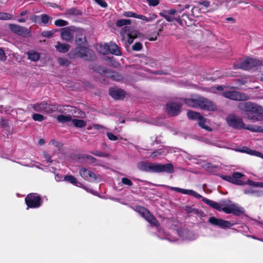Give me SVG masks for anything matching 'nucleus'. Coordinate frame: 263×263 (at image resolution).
<instances>
[{
	"label": "nucleus",
	"instance_id": "obj_1",
	"mask_svg": "<svg viewBox=\"0 0 263 263\" xmlns=\"http://www.w3.org/2000/svg\"><path fill=\"white\" fill-rule=\"evenodd\" d=\"M239 108L245 111V116L253 121H260L263 120V107L250 102L241 103Z\"/></svg>",
	"mask_w": 263,
	"mask_h": 263
},
{
	"label": "nucleus",
	"instance_id": "obj_2",
	"mask_svg": "<svg viewBox=\"0 0 263 263\" xmlns=\"http://www.w3.org/2000/svg\"><path fill=\"white\" fill-rule=\"evenodd\" d=\"M184 102L187 106L194 108H199L210 111L216 109V106L209 100L201 97L195 99H184Z\"/></svg>",
	"mask_w": 263,
	"mask_h": 263
},
{
	"label": "nucleus",
	"instance_id": "obj_3",
	"mask_svg": "<svg viewBox=\"0 0 263 263\" xmlns=\"http://www.w3.org/2000/svg\"><path fill=\"white\" fill-rule=\"evenodd\" d=\"M221 178L224 180L237 185L248 184L253 186L263 187V183L251 181L248 179L243 174L238 172L233 173L232 176L222 175Z\"/></svg>",
	"mask_w": 263,
	"mask_h": 263
},
{
	"label": "nucleus",
	"instance_id": "obj_4",
	"mask_svg": "<svg viewBox=\"0 0 263 263\" xmlns=\"http://www.w3.org/2000/svg\"><path fill=\"white\" fill-rule=\"evenodd\" d=\"M171 189L177 192L181 193L183 194L189 195L195 197L197 199L202 198V200L206 204L217 210H220V202H217L214 201L210 200L204 197H202L201 195L192 190L183 189L179 187H171Z\"/></svg>",
	"mask_w": 263,
	"mask_h": 263
},
{
	"label": "nucleus",
	"instance_id": "obj_5",
	"mask_svg": "<svg viewBox=\"0 0 263 263\" xmlns=\"http://www.w3.org/2000/svg\"><path fill=\"white\" fill-rule=\"evenodd\" d=\"M227 122L228 124L235 128H246V129H248L251 131L253 132H260L263 133V128H261L260 127H257L256 128H255L254 127H245V124L243 122H242V120L241 118H238L236 116H235L234 115H229L227 118H226Z\"/></svg>",
	"mask_w": 263,
	"mask_h": 263
},
{
	"label": "nucleus",
	"instance_id": "obj_6",
	"mask_svg": "<svg viewBox=\"0 0 263 263\" xmlns=\"http://www.w3.org/2000/svg\"><path fill=\"white\" fill-rule=\"evenodd\" d=\"M218 211H223L227 214L239 215L243 213V209L230 201H221L220 210Z\"/></svg>",
	"mask_w": 263,
	"mask_h": 263
},
{
	"label": "nucleus",
	"instance_id": "obj_7",
	"mask_svg": "<svg viewBox=\"0 0 263 263\" xmlns=\"http://www.w3.org/2000/svg\"><path fill=\"white\" fill-rule=\"evenodd\" d=\"M42 202L41 198L35 193L29 194L25 198L27 209L29 208H37L41 205Z\"/></svg>",
	"mask_w": 263,
	"mask_h": 263
},
{
	"label": "nucleus",
	"instance_id": "obj_8",
	"mask_svg": "<svg viewBox=\"0 0 263 263\" xmlns=\"http://www.w3.org/2000/svg\"><path fill=\"white\" fill-rule=\"evenodd\" d=\"M261 64L260 61L252 59L247 58L239 65H234L235 69H242L244 70H250L254 67L258 66Z\"/></svg>",
	"mask_w": 263,
	"mask_h": 263
},
{
	"label": "nucleus",
	"instance_id": "obj_9",
	"mask_svg": "<svg viewBox=\"0 0 263 263\" xmlns=\"http://www.w3.org/2000/svg\"><path fill=\"white\" fill-rule=\"evenodd\" d=\"M137 211L140 215L143 217L149 223L158 227L159 223L158 220L150 213L149 211L142 206L137 208Z\"/></svg>",
	"mask_w": 263,
	"mask_h": 263
},
{
	"label": "nucleus",
	"instance_id": "obj_10",
	"mask_svg": "<svg viewBox=\"0 0 263 263\" xmlns=\"http://www.w3.org/2000/svg\"><path fill=\"white\" fill-rule=\"evenodd\" d=\"M225 98L235 101H246L249 99L248 96L244 93L237 91H228L222 93Z\"/></svg>",
	"mask_w": 263,
	"mask_h": 263
},
{
	"label": "nucleus",
	"instance_id": "obj_11",
	"mask_svg": "<svg viewBox=\"0 0 263 263\" xmlns=\"http://www.w3.org/2000/svg\"><path fill=\"white\" fill-rule=\"evenodd\" d=\"M208 222L212 226L226 229L233 226L230 221L212 216L209 218Z\"/></svg>",
	"mask_w": 263,
	"mask_h": 263
},
{
	"label": "nucleus",
	"instance_id": "obj_12",
	"mask_svg": "<svg viewBox=\"0 0 263 263\" xmlns=\"http://www.w3.org/2000/svg\"><path fill=\"white\" fill-rule=\"evenodd\" d=\"M30 106L35 111L46 113H49L52 111L54 109L52 107V105L48 104L45 102L31 104Z\"/></svg>",
	"mask_w": 263,
	"mask_h": 263
},
{
	"label": "nucleus",
	"instance_id": "obj_13",
	"mask_svg": "<svg viewBox=\"0 0 263 263\" xmlns=\"http://www.w3.org/2000/svg\"><path fill=\"white\" fill-rule=\"evenodd\" d=\"M174 172V166L171 163L162 164L155 163L154 173H172Z\"/></svg>",
	"mask_w": 263,
	"mask_h": 263
},
{
	"label": "nucleus",
	"instance_id": "obj_14",
	"mask_svg": "<svg viewBox=\"0 0 263 263\" xmlns=\"http://www.w3.org/2000/svg\"><path fill=\"white\" fill-rule=\"evenodd\" d=\"M181 104L177 102H172L167 104L166 111L170 116H177L180 112Z\"/></svg>",
	"mask_w": 263,
	"mask_h": 263
},
{
	"label": "nucleus",
	"instance_id": "obj_15",
	"mask_svg": "<svg viewBox=\"0 0 263 263\" xmlns=\"http://www.w3.org/2000/svg\"><path fill=\"white\" fill-rule=\"evenodd\" d=\"M178 235L184 240H193L195 239L197 236L193 232L186 229H179L177 230Z\"/></svg>",
	"mask_w": 263,
	"mask_h": 263
},
{
	"label": "nucleus",
	"instance_id": "obj_16",
	"mask_svg": "<svg viewBox=\"0 0 263 263\" xmlns=\"http://www.w3.org/2000/svg\"><path fill=\"white\" fill-rule=\"evenodd\" d=\"M179 9L176 10L175 9H171L170 10L164 11L160 13V15L163 17L165 18L168 22H172L174 20L179 21L180 20L179 15L177 17H175L173 15H175L177 12H179Z\"/></svg>",
	"mask_w": 263,
	"mask_h": 263
},
{
	"label": "nucleus",
	"instance_id": "obj_17",
	"mask_svg": "<svg viewBox=\"0 0 263 263\" xmlns=\"http://www.w3.org/2000/svg\"><path fill=\"white\" fill-rule=\"evenodd\" d=\"M137 167L141 171L154 173L155 163L140 161L138 163Z\"/></svg>",
	"mask_w": 263,
	"mask_h": 263
},
{
	"label": "nucleus",
	"instance_id": "obj_18",
	"mask_svg": "<svg viewBox=\"0 0 263 263\" xmlns=\"http://www.w3.org/2000/svg\"><path fill=\"white\" fill-rule=\"evenodd\" d=\"M9 26L12 32L20 35L27 36L29 34L30 31L25 27L15 24H10Z\"/></svg>",
	"mask_w": 263,
	"mask_h": 263
},
{
	"label": "nucleus",
	"instance_id": "obj_19",
	"mask_svg": "<svg viewBox=\"0 0 263 263\" xmlns=\"http://www.w3.org/2000/svg\"><path fill=\"white\" fill-rule=\"evenodd\" d=\"M74 35V30L69 27L63 28L61 33L62 39L68 42L71 41Z\"/></svg>",
	"mask_w": 263,
	"mask_h": 263
},
{
	"label": "nucleus",
	"instance_id": "obj_20",
	"mask_svg": "<svg viewBox=\"0 0 263 263\" xmlns=\"http://www.w3.org/2000/svg\"><path fill=\"white\" fill-rule=\"evenodd\" d=\"M79 173L82 177L89 181H92L97 179L96 175L86 168H81Z\"/></svg>",
	"mask_w": 263,
	"mask_h": 263
},
{
	"label": "nucleus",
	"instance_id": "obj_21",
	"mask_svg": "<svg viewBox=\"0 0 263 263\" xmlns=\"http://www.w3.org/2000/svg\"><path fill=\"white\" fill-rule=\"evenodd\" d=\"M110 95L115 99H121L124 97L125 91L118 88H111L109 89Z\"/></svg>",
	"mask_w": 263,
	"mask_h": 263
},
{
	"label": "nucleus",
	"instance_id": "obj_22",
	"mask_svg": "<svg viewBox=\"0 0 263 263\" xmlns=\"http://www.w3.org/2000/svg\"><path fill=\"white\" fill-rule=\"evenodd\" d=\"M80 56L85 59H87L88 55L90 54L89 50L84 46H80L77 48Z\"/></svg>",
	"mask_w": 263,
	"mask_h": 263
},
{
	"label": "nucleus",
	"instance_id": "obj_23",
	"mask_svg": "<svg viewBox=\"0 0 263 263\" xmlns=\"http://www.w3.org/2000/svg\"><path fill=\"white\" fill-rule=\"evenodd\" d=\"M109 53L115 54L116 55H120L121 54L120 48L117 44L114 43H110L108 44Z\"/></svg>",
	"mask_w": 263,
	"mask_h": 263
},
{
	"label": "nucleus",
	"instance_id": "obj_24",
	"mask_svg": "<svg viewBox=\"0 0 263 263\" xmlns=\"http://www.w3.org/2000/svg\"><path fill=\"white\" fill-rule=\"evenodd\" d=\"M65 14L69 16L80 15L82 14V11L77 7H73L67 9L66 11Z\"/></svg>",
	"mask_w": 263,
	"mask_h": 263
},
{
	"label": "nucleus",
	"instance_id": "obj_25",
	"mask_svg": "<svg viewBox=\"0 0 263 263\" xmlns=\"http://www.w3.org/2000/svg\"><path fill=\"white\" fill-rule=\"evenodd\" d=\"M198 123L199 126L202 128L204 129L207 131L212 130V128L206 124L207 120L203 116H201L198 120Z\"/></svg>",
	"mask_w": 263,
	"mask_h": 263
},
{
	"label": "nucleus",
	"instance_id": "obj_26",
	"mask_svg": "<svg viewBox=\"0 0 263 263\" xmlns=\"http://www.w3.org/2000/svg\"><path fill=\"white\" fill-rule=\"evenodd\" d=\"M55 47L60 52L65 53L69 50L70 46L67 44H61L59 43L55 46Z\"/></svg>",
	"mask_w": 263,
	"mask_h": 263
},
{
	"label": "nucleus",
	"instance_id": "obj_27",
	"mask_svg": "<svg viewBox=\"0 0 263 263\" xmlns=\"http://www.w3.org/2000/svg\"><path fill=\"white\" fill-rule=\"evenodd\" d=\"M241 152L246 153L249 155L255 156L258 157H260L263 158V155L260 153L259 152H258L255 150L251 149L250 148H248L247 147H245L243 148V150L241 151Z\"/></svg>",
	"mask_w": 263,
	"mask_h": 263
},
{
	"label": "nucleus",
	"instance_id": "obj_28",
	"mask_svg": "<svg viewBox=\"0 0 263 263\" xmlns=\"http://www.w3.org/2000/svg\"><path fill=\"white\" fill-rule=\"evenodd\" d=\"M28 56L30 60L37 61L40 58V54L34 50H30L28 52Z\"/></svg>",
	"mask_w": 263,
	"mask_h": 263
},
{
	"label": "nucleus",
	"instance_id": "obj_29",
	"mask_svg": "<svg viewBox=\"0 0 263 263\" xmlns=\"http://www.w3.org/2000/svg\"><path fill=\"white\" fill-rule=\"evenodd\" d=\"M187 116L191 120H197L198 121L202 116L199 112L189 110L187 112Z\"/></svg>",
	"mask_w": 263,
	"mask_h": 263
},
{
	"label": "nucleus",
	"instance_id": "obj_30",
	"mask_svg": "<svg viewBox=\"0 0 263 263\" xmlns=\"http://www.w3.org/2000/svg\"><path fill=\"white\" fill-rule=\"evenodd\" d=\"M168 152V150L165 151V148H160L158 150L152 152L151 154L149 157L152 158H155L161 155H166Z\"/></svg>",
	"mask_w": 263,
	"mask_h": 263
},
{
	"label": "nucleus",
	"instance_id": "obj_31",
	"mask_svg": "<svg viewBox=\"0 0 263 263\" xmlns=\"http://www.w3.org/2000/svg\"><path fill=\"white\" fill-rule=\"evenodd\" d=\"M57 119L59 122L65 123H68L72 120L71 117L69 115H59L57 117Z\"/></svg>",
	"mask_w": 263,
	"mask_h": 263
},
{
	"label": "nucleus",
	"instance_id": "obj_32",
	"mask_svg": "<svg viewBox=\"0 0 263 263\" xmlns=\"http://www.w3.org/2000/svg\"><path fill=\"white\" fill-rule=\"evenodd\" d=\"M72 124L77 127L82 128L86 125V122L83 120L72 119Z\"/></svg>",
	"mask_w": 263,
	"mask_h": 263
},
{
	"label": "nucleus",
	"instance_id": "obj_33",
	"mask_svg": "<svg viewBox=\"0 0 263 263\" xmlns=\"http://www.w3.org/2000/svg\"><path fill=\"white\" fill-rule=\"evenodd\" d=\"M97 50L99 52L103 54H107L109 53V46L108 44H104L103 45H100L99 48H97Z\"/></svg>",
	"mask_w": 263,
	"mask_h": 263
},
{
	"label": "nucleus",
	"instance_id": "obj_34",
	"mask_svg": "<svg viewBox=\"0 0 263 263\" xmlns=\"http://www.w3.org/2000/svg\"><path fill=\"white\" fill-rule=\"evenodd\" d=\"M127 27H126L122 28L121 31V34L123 36L124 38L125 37V35H126L127 37H128L127 42L129 44H131L133 42L134 38L130 35L129 33H127V34H126L125 31Z\"/></svg>",
	"mask_w": 263,
	"mask_h": 263
},
{
	"label": "nucleus",
	"instance_id": "obj_35",
	"mask_svg": "<svg viewBox=\"0 0 263 263\" xmlns=\"http://www.w3.org/2000/svg\"><path fill=\"white\" fill-rule=\"evenodd\" d=\"M85 36L83 34H77L76 42L78 45L81 46V45H83L85 43Z\"/></svg>",
	"mask_w": 263,
	"mask_h": 263
},
{
	"label": "nucleus",
	"instance_id": "obj_36",
	"mask_svg": "<svg viewBox=\"0 0 263 263\" xmlns=\"http://www.w3.org/2000/svg\"><path fill=\"white\" fill-rule=\"evenodd\" d=\"M64 180L68 181L72 184L77 185V179L72 175H66L64 178Z\"/></svg>",
	"mask_w": 263,
	"mask_h": 263
},
{
	"label": "nucleus",
	"instance_id": "obj_37",
	"mask_svg": "<svg viewBox=\"0 0 263 263\" xmlns=\"http://www.w3.org/2000/svg\"><path fill=\"white\" fill-rule=\"evenodd\" d=\"M92 127L95 129L99 130L100 132L103 134H104L106 132L109 130L108 128L98 124L92 125Z\"/></svg>",
	"mask_w": 263,
	"mask_h": 263
},
{
	"label": "nucleus",
	"instance_id": "obj_38",
	"mask_svg": "<svg viewBox=\"0 0 263 263\" xmlns=\"http://www.w3.org/2000/svg\"><path fill=\"white\" fill-rule=\"evenodd\" d=\"M91 154L95 156L100 157H107L109 156V154L106 152H101L98 150H94L91 152Z\"/></svg>",
	"mask_w": 263,
	"mask_h": 263
},
{
	"label": "nucleus",
	"instance_id": "obj_39",
	"mask_svg": "<svg viewBox=\"0 0 263 263\" xmlns=\"http://www.w3.org/2000/svg\"><path fill=\"white\" fill-rule=\"evenodd\" d=\"M131 23V21L128 19H121L117 21L116 25L118 27H122L123 26L129 25Z\"/></svg>",
	"mask_w": 263,
	"mask_h": 263
},
{
	"label": "nucleus",
	"instance_id": "obj_40",
	"mask_svg": "<svg viewBox=\"0 0 263 263\" xmlns=\"http://www.w3.org/2000/svg\"><path fill=\"white\" fill-rule=\"evenodd\" d=\"M84 161L88 163H93L96 161V159L90 155H83L82 157Z\"/></svg>",
	"mask_w": 263,
	"mask_h": 263
},
{
	"label": "nucleus",
	"instance_id": "obj_41",
	"mask_svg": "<svg viewBox=\"0 0 263 263\" xmlns=\"http://www.w3.org/2000/svg\"><path fill=\"white\" fill-rule=\"evenodd\" d=\"M213 0H205L198 2V5L203 6L204 7L208 8L212 6V3Z\"/></svg>",
	"mask_w": 263,
	"mask_h": 263
},
{
	"label": "nucleus",
	"instance_id": "obj_42",
	"mask_svg": "<svg viewBox=\"0 0 263 263\" xmlns=\"http://www.w3.org/2000/svg\"><path fill=\"white\" fill-rule=\"evenodd\" d=\"M42 158L43 161L46 163H50L52 161L51 157L46 152L43 153Z\"/></svg>",
	"mask_w": 263,
	"mask_h": 263
},
{
	"label": "nucleus",
	"instance_id": "obj_43",
	"mask_svg": "<svg viewBox=\"0 0 263 263\" xmlns=\"http://www.w3.org/2000/svg\"><path fill=\"white\" fill-rule=\"evenodd\" d=\"M54 24L57 26H65L68 25V22L65 20L59 19L55 21Z\"/></svg>",
	"mask_w": 263,
	"mask_h": 263
},
{
	"label": "nucleus",
	"instance_id": "obj_44",
	"mask_svg": "<svg viewBox=\"0 0 263 263\" xmlns=\"http://www.w3.org/2000/svg\"><path fill=\"white\" fill-rule=\"evenodd\" d=\"M12 15L7 13L0 12V20H9L11 19Z\"/></svg>",
	"mask_w": 263,
	"mask_h": 263
},
{
	"label": "nucleus",
	"instance_id": "obj_45",
	"mask_svg": "<svg viewBox=\"0 0 263 263\" xmlns=\"http://www.w3.org/2000/svg\"><path fill=\"white\" fill-rule=\"evenodd\" d=\"M41 22L45 24H47L49 23L50 20V17L47 14H42L40 16Z\"/></svg>",
	"mask_w": 263,
	"mask_h": 263
},
{
	"label": "nucleus",
	"instance_id": "obj_46",
	"mask_svg": "<svg viewBox=\"0 0 263 263\" xmlns=\"http://www.w3.org/2000/svg\"><path fill=\"white\" fill-rule=\"evenodd\" d=\"M32 119L34 120V121H42L44 120L45 118L44 117L41 115V114H34L33 115H32Z\"/></svg>",
	"mask_w": 263,
	"mask_h": 263
},
{
	"label": "nucleus",
	"instance_id": "obj_47",
	"mask_svg": "<svg viewBox=\"0 0 263 263\" xmlns=\"http://www.w3.org/2000/svg\"><path fill=\"white\" fill-rule=\"evenodd\" d=\"M105 133H106L108 138L110 141H116L119 139L118 136L115 135L112 133L108 132V130Z\"/></svg>",
	"mask_w": 263,
	"mask_h": 263
},
{
	"label": "nucleus",
	"instance_id": "obj_48",
	"mask_svg": "<svg viewBox=\"0 0 263 263\" xmlns=\"http://www.w3.org/2000/svg\"><path fill=\"white\" fill-rule=\"evenodd\" d=\"M59 63L60 65L63 66H68L70 64V62L68 60L65 58H59Z\"/></svg>",
	"mask_w": 263,
	"mask_h": 263
},
{
	"label": "nucleus",
	"instance_id": "obj_49",
	"mask_svg": "<svg viewBox=\"0 0 263 263\" xmlns=\"http://www.w3.org/2000/svg\"><path fill=\"white\" fill-rule=\"evenodd\" d=\"M54 32V30L44 31L42 32V35L45 37H49L51 36Z\"/></svg>",
	"mask_w": 263,
	"mask_h": 263
},
{
	"label": "nucleus",
	"instance_id": "obj_50",
	"mask_svg": "<svg viewBox=\"0 0 263 263\" xmlns=\"http://www.w3.org/2000/svg\"><path fill=\"white\" fill-rule=\"evenodd\" d=\"M137 14L136 13L132 11H126L123 13V16L128 17L136 18Z\"/></svg>",
	"mask_w": 263,
	"mask_h": 263
},
{
	"label": "nucleus",
	"instance_id": "obj_51",
	"mask_svg": "<svg viewBox=\"0 0 263 263\" xmlns=\"http://www.w3.org/2000/svg\"><path fill=\"white\" fill-rule=\"evenodd\" d=\"M142 48V45L140 42L136 43L132 47L133 50L135 51H139Z\"/></svg>",
	"mask_w": 263,
	"mask_h": 263
},
{
	"label": "nucleus",
	"instance_id": "obj_52",
	"mask_svg": "<svg viewBox=\"0 0 263 263\" xmlns=\"http://www.w3.org/2000/svg\"><path fill=\"white\" fill-rule=\"evenodd\" d=\"M121 182L123 183L124 184L128 185V186H132L133 185V183L130 180H129L127 178H122L121 180Z\"/></svg>",
	"mask_w": 263,
	"mask_h": 263
},
{
	"label": "nucleus",
	"instance_id": "obj_53",
	"mask_svg": "<svg viewBox=\"0 0 263 263\" xmlns=\"http://www.w3.org/2000/svg\"><path fill=\"white\" fill-rule=\"evenodd\" d=\"M186 212L187 213H192V212H193V213H194L195 214H200L201 215L202 214V212L201 211H199L198 210L195 209H192L190 207H186Z\"/></svg>",
	"mask_w": 263,
	"mask_h": 263
},
{
	"label": "nucleus",
	"instance_id": "obj_54",
	"mask_svg": "<svg viewBox=\"0 0 263 263\" xmlns=\"http://www.w3.org/2000/svg\"><path fill=\"white\" fill-rule=\"evenodd\" d=\"M147 3L150 6H156L159 3V0H146Z\"/></svg>",
	"mask_w": 263,
	"mask_h": 263
},
{
	"label": "nucleus",
	"instance_id": "obj_55",
	"mask_svg": "<svg viewBox=\"0 0 263 263\" xmlns=\"http://www.w3.org/2000/svg\"><path fill=\"white\" fill-rule=\"evenodd\" d=\"M137 18H139L143 21H145L146 22H150L152 20V18H147L145 16L143 15H139L137 14L136 16Z\"/></svg>",
	"mask_w": 263,
	"mask_h": 263
},
{
	"label": "nucleus",
	"instance_id": "obj_56",
	"mask_svg": "<svg viewBox=\"0 0 263 263\" xmlns=\"http://www.w3.org/2000/svg\"><path fill=\"white\" fill-rule=\"evenodd\" d=\"M223 90V88L222 86H218L217 87H214L210 88V91L215 93L217 90L221 91Z\"/></svg>",
	"mask_w": 263,
	"mask_h": 263
},
{
	"label": "nucleus",
	"instance_id": "obj_57",
	"mask_svg": "<svg viewBox=\"0 0 263 263\" xmlns=\"http://www.w3.org/2000/svg\"><path fill=\"white\" fill-rule=\"evenodd\" d=\"M31 20L36 23H40V16L37 15H33L30 17Z\"/></svg>",
	"mask_w": 263,
	"mask_h": 263
},
{
	"label": "nucleus",
	"instance_id": "obj_58",
	"mask_svg": "<svg viewBox=\"0 0 263 263\" xmlns=\"http://www.w3.org/2000/svg\"><path fill=\"white\" fill-rule=\"evenodd\" d=\"M6 59V56L4 52V51L0 48V60L2 61H5Z\"/></svg>",
	"mask_w": 263,
	"mask_h": 263
},
{
	"label": "nucleus",
	"instance_id": "obj_59",
	"mask_svg": "<svg viewBox=\"0 0 263 263\" xmlns=\"http://www.w3.org/2000/svg\"><path fill=\"white\" fill-rule=\"evenodd\" d=\"M96 2L100 6L103 8H106L107 6V4L106 2L104 0H95Z\"/></svg>",
	"mask_w": 263,
	"mask_h": 263
},
{
	"label": "nucleus",
	"instance_id": "obj_60",
	"mask_svg": "<svg viewBox=\"0 0 263 263\" xmlns=\"http://www.w3.org/2000/svg\"><path fill=\"white\" fill-rule=\"evenodd\" d=\"M243 192L246 194H255L256 193V191L252 189L245 190Z\"/></svg>",
	"mask_w": 263,
	"mask_h": 263
},
{
	"label": "nucleus",
	"instance_id": "obj_61",
	"mask_svg": "<svg viewBox=\"0 0 263 263\" xmlns=\"http://www.w3.org/2000/svg\"><path fill=\"white\" fill-rule=\"evenodd\" d=\"M49 144H52L57 147H60L61 145L60 143L54 139L51 140Z\"/></svg>",
	"mask_w": 263,
	"mask_h": 263
},
{
	"label": "nucleus",
	"instance_id": "obj_62",
	"mask_svg": "<svg viewBox=\"0 0 263 263\" xmlns=\"http://www.w3.org/2000/svg\"><path fill=\"white\" fill-rule=\"evenodd\" d=\"M111 77L114 80L117 81H119L122 80V77L121 76L118 75L117 73L113 74Z\"/></svg>",
	"mask_w": 263,
	"mask_h": 263
},
{
	"label": "nucleus",
	"instance_id": "obj_63",
	"mask_svg": "<svg viewBox=\"0 0 263 263\" xmlns=\"http://www.w3.org/2000/svg\"><path fill=\"white\" fill-rule=\"evenodd\" d=\"M55 179L57 181H61L63 180V176L59 174H57L55 176Z\"/></svg>",
	"mask_w": 263,
	"mask_h": 263
},
{
	"label": "nucleus",
	"instance_id": "obj_64",
	"mask_svg": "<svg viewBox=\"0 0 263 263\" xmlns=\"http://www.w3.org/2000/svg\"><path fill=\"white\" fill-rule=\"evenodd\" d=\"M189 8H190L189 5H185L184 6H183L182 8H181L180 9H179V13H180L181 12V11L185 9H189Z\"/></svg>",
	"mask_w": 263,
	"mask_h": 263
}]
</instances>
